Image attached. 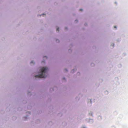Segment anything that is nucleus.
Instances as JSON below:
<instances>
[{
    "instance_id": "f257e3e1",
    "label": "nucleus",
    "mask_w": 128,
    "mask_h": 128,
    "mask_svg": "<svg viewBox=\"0 0 128 128\" xmlns=\"http://www.w3.org/2000/svg\"><path fill=\"white\" fill-rule=\"evenodd\" d=\"M48 68L47 67H43L41 69L40 72L41 74L39 75H36L35 77L36 78H45L46 77V72L47 71Z\"/></svg>"
},
{
    "instance_id": "f03ea898",
    "label": "nucleus",
    "mask_w": 128,
    "mask_h": 128,
    "mask_svg": "<svg viewBox=\"0 0 128 128\" xmlns=\"http://www.w3.org/2000/svg\"><path fill=\"white\" fill-rule=\"evenodd\" d=\"M59 28H57L56 29V31H58V32H59Z\"/></svg>"
},
{
    "instance_id": "7ed1b4c3",
    "label": "nucleus",
    "mask_w": 128,
    "mask_h": 128,
    "mask_svg": "<svg viewBox=\"0 0 128 128\" xmlns=\"http://www.w3.org/2000/svg\"><path fill=\"white\" fill-rule=\"evenodd\" d=\"M56 41L57 42H59V41L58 40H56Z\"/></svg>"
},
{
    "instance_id": "20e7f679",
    "label": "nucleus",
    "mask_w": 128,
    "mask_h": 128,
    "mask_svg": "<svg viewBox=\"0 0 128 128\" xmlns=\"http://www.w3.org/2000/svg\"><path fill=\"white\" fill-rule=\"evenodd\" d=\"M80 11H82V9H80Z\"/></svg>"
},
{
    "instance_id": "39448f33",
    "label": "nucleus",
    "mask_w": 128,
    "mask_h": 128,
    "mask_svg": "<svg viewBox=\"0 0 128 128\" xmlns=\"http://www.w3.org/2000/svg\"><path fill=\"white\" fill-rule=\"evenodd\" d=\"M33 61H32L31 62V63H33Z\"/></svg>"
},
{
    "instance_id": "423d86ee",
    "label": "nucleus",
    "mask_w": 128,
    "mask_h": 128,
    "mask_svg": "<svg viewBox=\"0 0 128 128\" xmlns=\"http://www.w3.org/2000/svg\"><path fill=\"white\" fill-rule=\"evenodd\" d=\"M73 71H74V70H73L72 71V72H73Z\"/></svg>"
},
{
    "instance_id": "0eeeda50",
    "label": "nucleus",
    "mask_w": 128,
    "mask_h": 128,
    "mask_svg": "<svg viewBox=\"0 0 128 128\" xmlns=\"http://www.w3.org/2000/svg\"><path fill=\"white\" fill-rule=\"evenodd\" d=\"M114 28H116V26H114Z\"/></svg>"
},
{
    "instance_id": "6e6552de",
    "label": "nucleus",
    "mask_w": 128,
    "mask_h": 128,
    "mask_svg": "<svg viewBox=\"0 0 128 128\" xmlns=\"http://www.w3.org/2000/svg\"><path fill=\"white\" fill-rule=\"evenodd\" d=\"M75 21H77V22H78V20H76Z\"/></svg>"
}]
</instances>
